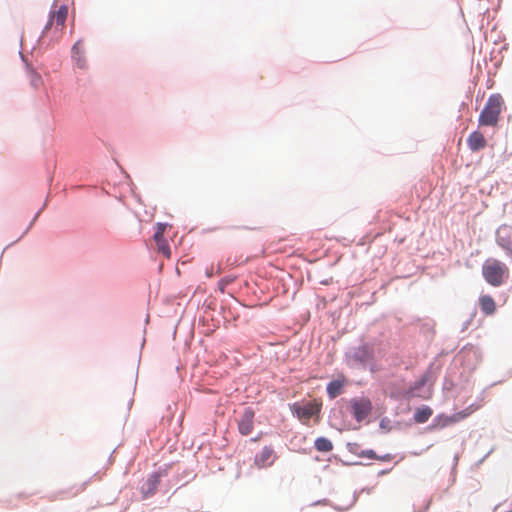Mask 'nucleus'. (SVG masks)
<instances>
[{
    "instance_id": "23",
    "label": "nucleus",
    "mask_w": 512,
    "mask_h": 512,
    "mask_svg": "<svg viewBox=\"0 0 512 512\" xmlns=\"http://www.w3.org/2000/svg\"><path fill=\"white\" fill-rule=\"evenodd\" d=\"M377 459H379L381 461H390L392 459V455L391 454H386L384 456L378 457Z\"/></svg>"
},
{
    "instance_id": "21",
    "label": "nucleus",
    "mask_w": 512,
    "mask_h": 512,
    "mask_svg": "<svg viewBox=\"0 0 512 512\" xmlns=\"http://www.w3.org/2000/svg\"><path fill=\"white\" fill-rule=\"evenodd\" d=\"M76 58V61H77V64L80 68H84L85 67V60L84 58L82 57V55H76L74 56Z\"/></svg>"
},
{
    "instance_id": "12",
    "label": "nucleus",
    "mask_w": 512,
    "mask_h": 512,
    "mask_svg": "<svg viewBox=\"0 0 512 512\" xmlns=\"http://www.w3.org/2000/svg\"><path fill=\"white\" fill-rule=\"evenodd\" d=\"M481 311L486 315H492L496 310V304L489 295H483L479 299Z\"/></svg>"
},
{
    "instance_id": "14",
    "label": "nucleus",
    "mask_w": 512,
    "mask_h": 512,
    "mask_svg": "<svg viewBox=\"0 0 512 512\" xmlns=\"http://www.w3.org/2000/svg\"><path fill=\"white\" fill-rule=\"evenodd\" d=\"M433 410L428 406L417 408L414 414V421L418 424H422L428 421L432 416Z\"/></svg>"
},
{
    "instance_id": "15",
    "label": "nucleus",
    "mask_w": 512,
    "mask_h": 512,
    "mask_svg": "<svg viewBox=\"0 0 512 512\" xmlns=\"http://www.w3.org/2000/svg\"><path fill=\"white\" fill-rule=\"evenodd\" d=\"M449 425H451L449 415L440 414L434 418L433 424L429 426V429H443Z\"/></svg>"
},
{
    "instance_id": "5",
    "label": "nucleus",
    "mask_w": 512,
    "mask_h": 512,
    "mask_svg": "<svg viewBox=\"0 0 512 512\" xmlns=\"http://www.w3.org/2000/svg\"><path fill=\"white\" fill-rule=\"evenodd\" d=\"M167 227L168 224L166 223H157L153 238L156 243L157 252L169 259L171 257V249L167 240L164 238V233Z\"/></svg>"
},
{
    "instance_id": "11",
    "label": "nucleus",
    "mask_w": 512,
    "mask_h": 512,
    "mask_svg": "<svg viewBox=\"0 0 512 512\" xmlns=\"http://www.w3.org/2000/svg\"><path fill=\"white\" fill-rule=\"evenodd\" d=\"M159 483H160V474H158V473L151 474L149 476V478L147 479L145 485L142 488V492H143L144 496L148 497V496L153 495L156 492Z\"/></svg>"
},
{
    "instance_id": "8",
    "label": "nucleus",
    "mask_w": 512,
    "mask_h": 512,
    "mask_svg": "<svg viewBox=\"0 0 512 512\" xmlns=\"http://www.w3.org/2000/svg\"><path fill=\"white\" fill-rule=\"evenodd\" d=\"M238 431L241 435H249L254 427V411L246 408L238 420Z\"/></svg>"
},
{
    "instance_id": "16",
    "label": "nucleus",
    "mask_w": 512,
    "mask_h": 512,
    "mask_svg": "<svg viewBox=\"0 0 512 512\" xmlns=\"http://www.w3.org/2000/svg\"><path fill=\"white\" fill-rule=\"evenodd\" d=\"M315 448L320 452H330L333 449V444L329 439L319 437L315 440Z\"/></svg>"
},
{
    "instance_id": "22",
    "label": "nucleus",
    "mask_w": 512,
    "mask_h": 512,
    "mask_svg": "<svg viewBox=\"0 0 512 512\" xmlns=\"http://www.w3.org/2000/svg\"><path fill=\"white\" fill-rule=\"evenodd\" d=\"M365 455L368 458H370V459H377L378 458V456L376 455V453L373 450L366 451Z\"/></svg>"
},
{
    "instance_id": "7",
    "label": "nucleus",
    "mask_w": 512,
    "mask_h": 512,
    "mask_svg": "<svg viewBox=\"0 0 512 512\" xmlns=\"http://www.w3.org/2000/svg\"><path fill=\"white\" fill-rule=\"evenodd\" d=\"M277 455L272 446H264L254 457V465L259 468H267L274 464Z\"/></svg>"
},
{
    "instance_id": "3",
    "label": "nucleus",
    "mask_w": 512,
    "mask_h": 512,
    "mask_svg": "<svg viewBox=\"0 0 512 512\" xmlns=\"http://www.w3.org/2000/svg\"><path fill=\"white\" fill-rule=\"evenodd\" d=\"M68 15V7L66 5L57 6L54 4L50 11L49 20L44 28V32L48 33L52 29L61 32L65 26Z\"/></svg>"
},
{
    "instance_id": "19",
    "label": "nucleus",
    "mask_w": 512,
    "mask_h": 512,
    "mask_svg": "<svg viewBox=\"0 0 512 512\" xmlns=\"http://www.w3.org/2000/svg\"><path fill=\"white\" fill-rule=\"evenodd\" d=\"M82 48H83V44L81 41H77L73 47H72V52L74 54V56L76 55H82L83 54V51H82Z\"/></svg>"
},
{
    "instance_id": "18",
    "label": "nucleus",
    "mask_w": 512,
    "mask_h": 512,
    "mask_svg": "<svg viewBox=\"0 0 512 512\" xmlns=\"http://www.w3.org/2000/svg\"><path fill=\"white\" fill-rule=\"evenodd\" d=\"M508 234H509V227H507V226L500 227L497 230V240L500 245H502L503 247H506V248H508V246H509V242L506 241V236H508Z\"/></svg>"
},
{
    "instance_id": "2",
    "label": "nucleus",
    "mask_w": 512,
    "mask_h": 512,
    "mask_svg": "<svg viewBox=\"0 0 512 512\" xmlns=\"http://www.w3.org/2000/svg\"><path fill=\"white\" fill-rule=\"evenodd\" d=\"M482 275L490 285L499 286L508 279L509 269L496 259H487L482 266Z\"/></svg>"
},
{
    "instance_id": "13",
    "label": "nucleus",
    "mask_w": 512,
    "mask_h": 512,
    "mask_svg": "<svg viewBox=\"0 0 512 512\" xmlns=\"http://www.w3.org/2000/svg\"><path fill=\"white\" fill-rule=\"evenodd\" d=\"M477 409H478V406L470 405V406L466 407L465 409H463L462 411H459L452 415H449L450 423L454 424V423H458V422L466 419L471 414H473Z\"/></svg>"
},
{
    "instance_id": "9",
    "label": "nucleus",
    "mask_w": 512,
    "mask_h": 512,
    "mask_svg": "<svg viewBox=\"0 0 512 512\" xmlns=\"http://www.w3.org/2000/svg\"><path fill=\"white\" fill-rule=\"evenodd\" d=\"M467 145L472 152H477L487 146V140L482 132L476 130L468 136Z\"/></svg>"
},
{
    "instance_id": "17",
    "label": "nucleus",
    "mask_w": 512,
    "mask_h": 512,
    "mask_svg": "<svg viewBox=\"0 0 512 512\" xmlns=\"http://www.w3.org/2000/svg\"><path fill=\"white\" fill-rule=\"evenodd\" d=\"M353 359L355 361H359L361 363H366L371 359V354L367 347H360L353 355Z\"/></svg>"
},
{
    "instance_id": "4",
    "label": "nucleus",
    "mask_w": 512,
    "mask_h": 512,
    "mask_svg": "<svg viewBox=\"0 0 512 512\" xmlns=\"http://www.w3.org/2000/svg\"><path fill=\"white\" fill-rule=\"evenodd\" d=\"M320 410L321 403L316 400L306 403H294L292 405L293 413H295L303 423H308L313 416L320 413Z\"/></svg>"
},
{
    "instance_id": "24",
    "label": "nucleus",
    "mask_w": 512,
    "mask_h": 512,
    "mask_svg": "<svg viewBox=\"0 0 512 512\" xmlns=\"http://www.w3.org/2000/svg\"><path fill=\"white\" fill-rule=\"evenodd\" d=\"M259 438H260V436H258V437H254V438L252 439V441H253V442H256V441H258V440H259Z\"/></svg>"
},
{
    "instance_id": "6",
    "label": "nucleus",
    "mask_w": 512,
    "mask_h": 512,
    "mask_svg": "<svg viewBox=\"0 0 512 512\" xmlns=\"http://www.w3.org/2000/svg\"><path fill=\"white\" fill-rule=\"evenodd\" d=\"M352 414L356 421H363L372 411V403L368 398L351 400Z\"/></svg>"
},
{
    "instance_id": "20",
    "label": "nucleus",
    "mask_w": 512,
    "mask_h": 512,
    "mask_svg": "<svg viewBox=\"0 0 512 512\" xmlns=\"http://www.w3.org/2000/svg\"><path fill=\"white\" fill-rule=\"evenodd\" d=\"M31 82H32L33 86L38 87L39 84L41 83L40 75H38L37 73L32 71L31 72Z\"/></svg>"
},
{
    "instance_id": "10",
    "label": "nucleus",
    "mask_w": 512,
    "mask_h": 512,
    "mask_svg": "<svg viewBox=\"0 0 512 512\" xmlns=\"http://www.w3.org/2000/svg\"><path fill=\"white\" fill-rule=\"evenodd\" d=\"M347 383V379L344 375H339L337 379L331 381L327 385V394L330 399H335L343 392V388Z\"/></svg>"
},
{
    "instance_id": "1",
    "label": "nucleus",
    "mask_w": 512,
    "mask_h": 512,
    "mask_svg": "<svg viewBox=\"0 0 512 512\" xmlns=\"http://www.w3.org/2000/svg\"><path fill=\"white\" fill-rule=\"evenodd\" d=\"M505 108L503 97L498 94H491L487 99L482 111L480 112L478 123L480 127L497 126L501 113Z\"/></svg>"
}]
</instances>
